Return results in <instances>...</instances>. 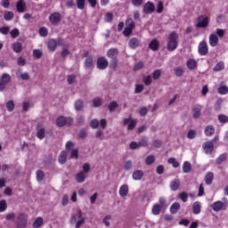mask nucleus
<instances>
[{"label": "nucleus", "mask_w": 228, "mask_h": 228, "mask_svg": "<svg viewBox=\"0 0 228 228\" xmlns=\"http://www.w3.org/2000/svg\"><path fill=\"white\" fill-rule=\"evenodd\" d=\"M151 213L152 215H155V216L159 215V213H161V206H159V204L154 205L151 209Z\"/></svg>", "instance_id": "a19ab883"}, {"label": "nucleus", "mask_w": 228, "mask_h": 228, "mask_svg": "<svg viewBox=\"0 0 228 228\" xmlns=\"http://www.w3.org/2000/svg\"><path fill=\"white\" fill-rule=\"evenodd\" d=\"M218 42H220V40L218 39V36H216V34L212 33L209 36V45L211 47H216V45H218Z\"/></svg>", "instance_id": "a211bd4d"}, {"label": "nucleus", "mask_w": 228, "mask_h": 228, "mask_svg": "<svg viewBox=\"0 0 228 228\" xmlns=\"http://www.w3.org/2000/svg\"><path fill=\"white\" fill-rule=\"evenodd\" d=\"M149 145V139L147 137H143L139 141V147H147Z\"/></svg>", "instance_id": "6e6d98bb"}, {"label": "nucleus", "mask_w": 228, "mask_h": 228, "mask_svg": "<svg viewBox=\"0 0 228 228\" xmlns=\"http://www.w3.org/2000/svg\"><path fill=\"white\" fill-rule=\"evenodd\" d=\"M149 48L151 51H158L159 49V41L158 39H152L149 44Z\"/></svg>", "instance_id": "393cba45"}, {"label": "nucleus", "mask_w": 228, "mask_h": 228, "mask_svg": "<svg viewBox=\"0 0 228 228\" xmlns=\"http://www.w3.org/2000/svg\"><path fill=\"white\" fill-rule=\"evenodd\" d=\"M80 172H84V174L86 175V174H88L90 172V164L88 163H85L82 165V171Z\"/></svg>", "instance_id": "bf43d9fd"}, {"label": "nucleus", "mask_w": 228, "mask_h": 228, "mask_svg": "<svg viewBox=\"0 0 228 228\" xmlns=\"http://www.w3.org/2000/svg\"><path fill=\"white\" fill-rule=\"evenodd\" d=\"M170 187L173 191H175V190L179 188V182L177 180L173 181L170 184Z\"/></svg>", "instance_id": "338daca9"}, {"label": "nucleus", "mask_w": 228, "mask_h": 228, "mask_svg": "<svg viewBox=\"0 0 228 228\" xmlns=\"http://www.w3.org/2000/svg\"><path fill=\"white\" fill-rule=\"evenodd\" d=\"M167 162L173 165L174 168H179V162L175 158L168 159Z\"/></svg>", "instance_id": "864d4df0"}, {"label": "nucleus", "mask_w": 228, "mask_h": 228, "mask_svg": "<svg viewBox=\"0 0 228 228\" xmlns=\"http://www.w3.org/2000/svg\"><path fill=\"white\" fill-rule=\"evenodd\" d=\"M76 144L72 142V141H68L65 144L66 151H70L69 153V159H74L75 161H77L79 159V150L75 148Z\"/></svg>", "instance_id": "f257e3e1"}, {"label": "nucleus", "mask_w": 228, "mask_h": 228, "mask_svg": "<svg viewBox=\"0 0 228 228\" xmlns=\"http://www.w3.org/2000/svg\"><path fill=\"white\" fill-rule=\"evenodd\" d=\"M90 126L92 127V129H97V127H102V129H106V126H108V121H106V119H101L99 121V119H92L90 121Z\"/></svg>", "instance_id": "1a4fd4ad"}, {"label": "nucleus", "mask_w": 228, "mask_h": 228, "mask_svg": "<svg viewBox=\"0 0 228 228\" xmlns=\"http://www.w3.org/2000/svg\"><path fill=\"white\" fill-rule=\"evenodd\" d=\"M159 77H161V69H156L153 73H152V79H159Z\"/></svg>", "instance_id": "e2e57ef3"}, {"label": "nucleus", "mask_w": 228, "mask_h": 228, "mask_svg": "<svg viewBox=\"0 0 228 228\" xmlns=\"http://www.w3.org/2000/svg\"><path fill=\"white\" fill-rule=\"evenodd\" d=\"M55 124L57 127H65V126L70 127V126L74 124V118L70 117L67 118L65 116H59L55 120Z\"/></svg>", "instance_id": "f03ea898"}, {"label": "nucleus", "mask_w": 228, "mask_h": 228, "mask_svg": "<svg viewBox=\"0 0 228 228\" xmlns=\"http://www.w3.org/2000/svg\"><path fill=\"white\" fill-rule=\"evenodd\" d=\"M18 77L21 79V81H29L31 79L29 73H28L27 71L20 72L18 75Z\"/></svg>", "instance_id": "c9c22d12"}, {"label": "nucleus", "mask_w": 228, "mask_h": 228, "mask_svg": "<svg viewBox=\"0 0 228 228\" xmlns=\"http://www.w3.org/2000/svg\"><path fill=\"white\" fill-rule=\"evenodd\" d=\"M217 92L220 94V95H227L228 86L226 85H220L217 88Z\"/></svg>", "instance_id": "f704fd0d"}, {"label": "nucleus", "mask_w": 228, "mask_h": 228, "mask_svg": "<svg viewBox=\"0 0 228 228\" xmlns=\"http://www.w3.org/2000/svg\"><path fill=\"white\" fill-rule=\"evenodd\" d=\"M49 20L52 24H58L61 20V14L53 12L49 16Z\"/></svg>", "instance_id": "dca6fc26"}, {"label": "nucleus", "mask_w": 228, "mask_h": 228, "mask_svg": "<svg viewBox=\"0 0 228 228\" xmlns=\"http://www.w3.org/2000/svg\"><path fill=\"white\" fill-rule=\"evenodd\" d=\"M108 67V60L104 57H100L97 61V68L100 69V70H104Z\"/></svg>", "instance_id": "f3484780"}, {"label": "nucleus", "mask_w": 228, "mask_h": 228, "mask_svg": "<svg viewBox=\"0 0 228 228\" xmlns=\"http://www.w3.org/2000/svg\"><path fill=\"white\" fill-rule=\"evenodd\" d=\"M209 18L208 16H200L198 19L197 28H208Z\"/></svg>", "instance_id": "f8f14e48"}, {"label": "nucleus", "mask_w": 228, "mask_h": 228, "mask_svg": "<svg viewBox=\"0 0 228 228\" xmlns=\"http://www.w3.org/2000/svg\"><path fill=\"white\" fill-rule=\"evenodd\" d=\"M177 40H179V36L177 33L172 32L169 34L168 42H167V50L175 51L177 49Z\"/></svg>", "instance_id": "7ed1b4c3"}, {"label": "nucleus", "mask_w": 228, "mask_h": 228, "mask_svg": "<svg viewBox=\"0 0 228 228\" xmlns=\"http://www.w3.org/2000/svg\"><path fill=\"white\" fill-rule=\"evenodd\" d=\"M12 50L14 53H21L22 52V43L16 42L12 45Z\"/></svg>", "instance_id": "4c0bfd02"}, {"label": "nucleus", "mask_w": 228, "mask_h": 228, "mask_svg": "<svg viewBox=\"0 0 228 228\" xmlns=\"http://www.w3.org/2000/svg\"><path fill=\"white\" fill-rule=\"evenodd\" d=\"M143 83L146 86L152 85V77H151V75L146 76L143 78Z\"/></svg>", "instance_id": "4d7b16f0"}, {"label": "nucleus", "mask_w": 228, "mask_h": 228, "mask_svg": "<svg viewBox=\"0 0 228 228\" xmlns=\"http://www.w3.org/2000/svg\"><path fill=\"white\" fill-rule=\"evenodd\" d=\"M94 108H100V106H102V98L96 97L92 100Z\"/></svg>", "instance_id": "58836bf2"}, {"label": "nucleus", "mask_w": 228, "mask_h": 228, "mask_svg": "<svg viewBox=\"0 0 228 228\" xmlns=\"http://www.w3.org/2000/svg\"><path fill=\"white\" fill-rule=\"evenodd\" d=\"M128 45L131 49H136V47L140 45V41L138 40V38L134 37L130 39Z\"/></svg>", "instance_id": "473e14b6"}, {"label": "nucleus", "mask_w": 228, "mask_h": 228, "mask_svg": "<svg viewBox=\"0 0 228 228\" xmlns=\"http://www.w3.org/2000/svg\"><path fill=\"white\" fill-rule=\"evenodd\" d=\"M85 65L87 69H90L94 65V58L92 56H87L85 61Z\"/></svg>", "instance_id": "79ce46f5"}, {"label": "nucleus", "mask_w": 228, "mask_h": 228, "mask_svg": "<svg viewBox=\"0 0 228 228\" xmlns=\"http://www.w3.org/2000/svg\"><path fill=\"white\" fill-rule=\"evenodd\" d=\"M198 49L201 56H206V54H208V43L206 41H201L199 44Z\"/></svg>", "instance_id": "4468645a"}, {"label": "nucleus", "mask_w": 228, "mask_h": 228, "mask_svg": "<svg viewBox=\"0 0 228 228\" xmlns=\"http://www.w3.org/2000/svg\"><path fill=\"white\" fill-rule=\"evenodd\" d=\"M37 181H43L44 180V176H45V175H44V173H43V171L42 170H37Z\"/></svg>", "instance_id": "774afa93"}, {"label": "nucleus", "mask_w": 228, "mask_h": 228, "mask_svg": "<svg viewBox=\"0 0 228 228\" xmlns=\"http://www.w3.org/2000/svg\"><path fill=\"white\" fill-rule=\"evenodd\" d=\"M86 3V0H77V8H78V10H85Z\"/></svg>", "instance_id": "5fc2aeb1"}, {"label": "nucleus", "mask_w": 228, "mask_h": 228, "mask_svg": "<svg viewBox=\"0 0 228 228\" xmlns=\"http://www.w3.org/2000/svg\"><path fill=\"white\" fill-rule=\"evenodd\" d=\"M33 56H35L37 60H40V58L44 56V52L41 49H35L33 50Z\"/></svg>", "instance_id": "ea45409f"}, {"label": "nucleus", "mask_w": 228, "mask_h": 228, "mask_svg": "<svg viewBox=\"0 0 228 228\" xmlns=\"http://www.w3.org/2000/svg\"><path fill=\"white\" fill-rule=\"evenodd\" d=\"M74 108L76 111H82L83 108H85V102L83 100H77L74 103Z\"/></svg>", "instance_id": "bb28decb"}, {"label": "nucleus", "mask_w": 228, "mask_h": 228, "mask_svg": "<svg viewBox=\"0 0 228 228\" xmlns=\"http://www.w3.org/2000/svg\"><path fill=\"white\" fill-rule=\"evenodd\" d=\"M58 44L56 43V40L54 39H50L48 41V49L49 51H51L52 53H54V51H56V47H57Z\"/></svg>", "instance_id": "72a5a7b5"}, {"label": "nucleus", "mask_w": 228, "mask_h": 228, "mask_svg": "<svg viewBox=\"0 0 228 228\" xmlns=\"http://www.w3.org/2000/svg\"><path fill=\"white\" fill-rule=\"evenodd\" d=\"M40 37H47L49 35V30L45 27H42L39 28Z\"/></svg>", "instance_id": "680f3d73"}, {"label": "nucleus", "mask_w": 228, "mask_h": 228, "mask_svg": "<svg viewBox=\"0 0 228 228\" xmlns=\"http://www.w3.org/2000/svg\"><path fill=\"white\" fill-rule=\"evenodd\" d=\"M192 210L195 215H199V213H200V202H195L192 205Z\"/></svg>", "instance_id": "c03bdc74"}, {"label": "nucleus", "mask_w": 228, "mask_h": 228, "mask_svg": "<svg viewBox=\"0 0 228 228\" xmlns=\"http://www.w3.org/2000/svg\"><path fill=\"white\" fill-rule=\"evenodd\" d=\"M37 137L39 140H44V138H45V129L43 127H38L37 132Z\"/></svg>", "instance_id": "e433bc0d"}, {"label": "nucleus", "mask_w": 228, "mask_h": 228, "mask_svg": "<svg viewBox=\"0 0 228 228\" xmlns=\"http://www.w3.org/2000/svg\"><path fill=\"white\" fill-rule=\"evenodd\" d=\"M6 208H8V204L6 203V200H0V213H4V211H6Z\"/></svg>", "instance_id": "49530a36"}, {"label": "nucleus", "mask_w": 228, "mask_h": 228, "mask_svg": "<svg viewBox=\"0 0 228 228\" xmlns=\"http://www.w3.org/2000/svg\"><path fill=\"white\" fill-rule=\"evenodd\" d=\"M164 10H165V6L163 4V2L159 1L157 4V13H163Z\"/></svg>", "instance_id": "603ef678"}, {"label": "nucleus", "mask_w": 228, "mask_h": 228, "mask_svg": "<svg viewBox=\"0 0 228 228\" xmlns=\"http://www.w3.org/2000/svg\"><path fill=\"white\" fill-rule=\"evenodd\" d=\"M6 110L12 113L15 110V102L13 100H9L5 104Z\"/></svg>", "instance_id": "cd10ccee"}, {"label": "nucleus", "mask_w": 228, "mask_h": 228, "mask_svg": "<svg viewBox=\"0 0 228 228\" xmlns=\"http://www.w3.org/2000/svg\"><path fill=\"white\" fill-rule=\"evenodd\" d=\"M225 69V66L224 65V62H218L216 67L214 68V70L216 72H220V70H224Z\"/></svg>", "instance_id": "052dcab7"}, {"label": "nucleus", "mask_w": 228, "mask_h": 228, "mask_svg": "<svg viewBox=\"0 0 228 228\" xmlns=\"http://www.w3.org/2000/svg\"><path fill=\"white\" fill-rule=\"evenodd\" d=\"M228 202L227 200H224V201H216L212 204V209L213 211L218 212V211H225L227 209Z\"/></svg>", "instance_id": "0eeeda50"}, {"label": "nucleus", "mask_w": 228, "mask_h": 228, "mask_svg": "<svg viewBox=\"0 0 228 228\" xmlns=\"http://www.w3.org/2000/svg\"><path fill=\"white\" fill-rule=\"evenodd\" d=\"M181 208V205L179 203H174L170 208V212L174 215L177 211H179V208Z\"/></svg>", "instance_id": "09e8293b"}, {"label": "nucleus", "mask_w": 228, "mask_h": 228, "mask_svg": "<svg viewBox=\"0 0 228 228\" xmlns=\"http://www.w3.org/2000/svg\"><path fill=\"white\" fill-rule=\"evenodd\" d=\"M142 177H143V171L142 170H135L132 175V179H134V181H142Z\"/></svg>", "instance_id": "5701e85b"}, {"label": "nucleus", "mask_w": 228, "mask_h": 228, "mask_svg": "<svg viewBox=\"0 0 228 228\" xmlns=\"http://www.w3.org/2000/svg\"><path fill=\"white\" fill-rule=\"evenodd\" d=\"M95 138H98L99 140H104V131L97 130L95 133Z\"/></svg>", "instance_id": "69168bd1"}, {"label": "nucleus", "mask_w": 228, "mask_h": 228, "mask_svg": "<svg viewBox=\"0 0 228 228\" xmlns=\"http://www.w3.org/2000/svg\"><path fill=\"white\" fill-rule=\"evenodd\" d=\"M17 12L20 13H24L26 10V2L24 0H20L16 4Z\"/></svg>", "instance_id": "412c9836"}, {"label": "nucleus", "mask_w": 228, "mask_h": 228, "mask_svg": "<svg viewBox=\"0 0 228 228\" xmlns=\"http://www.w3.org/2000/svg\"><path fill=\"white\" fill-rule=\"evenodd\" d=\"M204 133L208 137L213 136V134H215V126H213V125L207 126L205 127Z\"/></svg>", "instance_id": "b1692460"}, {"label": "nucleus", "mask_w": 228, "mask_h": 228, "mask_svg": "<svg viewBox=\"0 0 228 228\" xmlns=\"http://www.w3.org/2000/svg\"><path fill=\"white\" fill-rule=\"evenodd\" d=\"M187 67L190 70H195L197 69V61L195 59H188Z\"/></svg>", "instance_id": "7c9ffc66"}, {"label": "nucleus", "mask_w": 228, "mask_h": 228, "mask_svg": "<svg viewBox=\"0 0 228 228\" xmlns=\"http://www.w3.org/2000/svg\"><path fill=\"white\" fill-rule=\"evenodd\" d=\"M33 102L28 101V102H23L21 104L22 111L25 113L29 111V108H33Z\"/></svg>", "instance_id": "2f4dec72"}, {"label": "nucleus", "mask_w": 228, "mask_h": 228, "mask_svg": "<svg viewBox=\"0 0 228 228\" xmlns=\"http://www.w3.org/2000/svg\"><path fill=\"white\" fill-rule=\"evenodd\" d=\"M138 121L136 119H134L132 117L126 118L123 120V125L127 126L128 131H133L134 127H136V123Z\"/></svg>", "instance_id": "9d476101"}, {"label": "nucleus", "mask_w": 228, "mask_h": 228, "mask_svg": "<svg viewBox=\"0 0 228 228\" xmlns=\"http://www.w3.org/2000/svg\"><path fill=\"white\" fill-rule=\"evenodd\" d=\"M220 124H227L228 122V117L227 115H224V114H220L218 117H217Z\"/></svg>", "instance_id": "de8ad7c7"}, {"label": "nucleus", "mask_w": 228, "mask_h": 228, "mask_svg": "<svg viewBox=\"0 0 228 228\" xmlns=\"http://www.w3.org/2000/svg\"><path fill=\"white\" fill-rule=\"evenodd\" d=\"M135 23L132 20H127L126 21V27L124 30L125 37H129L131 33H133V29H134Z\"/></svg>", "instance_id": "9b49d317"}, {"label": "nucleus", "mask_w": 228, "mask_h": 228, "mask_svg": "<svg viewBox=\"0 0 228 228\" xmlns=\"http://www.w3.org/2000/svg\"><path fill=\"white\" fill-rule=\"evenodd\" d=\"M75 180L79 183H85L86 181V175L80 171L76 174Z\"/></svg>", "instance_id": "aec40b11"}, {"label": "nucleus", "mask_w": 228, "mask_h": 228, "mask_svg": "<svg viewBox=\"0 0 228 228\" xmlns=\"http://www.w3.org/2000/svg\"><path fill=\"white\" fill-rule=\"evenodd\" d=\"M175 76H177L178 77H181V76L184 74V69H183V67H178L175 69Z\"/></svg>", "instance_id": "0e129e2a"}, {"label": "nucleus", "mask_w": 228, "mask_h": 228, "mask_svg": "<svg viewBox=\"0 0 228 228\" xmlns=\"http://www.w3.org/2000/svg\"><path fill=\"white\" fill-rule=\"evenodd\" d=\"M42 225H44V218L41 216L37 217L32 224L33 228H40Z\"/></svg>", "instance_id": "a878e982"}, {"label": "nucleus", "mask_w": 228, "mask_h": 228, "mask_svg": "<svg viewBox=\"0 0 228 228\" xmlns=\"http://www.w3.org/2000/svg\"><path fill=\"white\" fill-rule=\"evenodd\" d=\"M154 161H156V158L154 157V155H150L145 159V164L149 166L152 165Z\"/></svg>", "instance_id": "8fccbe9b"}, {"label": "nucleus", "mask_w": 228, "mask_h": 228, "mask_svg": "<svg viewBox=\"0 0 228 228\" xmlns=\"http://www.w3.org/2000/svg\"><path fill=\"white\" fill-rule=\"evenodd\" d=\"M119 197L125 198L129 195V185L124 183L119 187L118 190Z\"/></svg>", "instance_id": "2eb2a0df"}, {"label": "nucleus", "mask_w": 228, "mask_h": 228, "mask_svg": "<svg viewBox=\"0 0 228 228\" xmlns=\"http://www.w3.org/2000/svg\"><path fill=\"white\" fill-rule=\"evenodd\" d=\"M118 54V51L117 49H110L107 52V55L109 58H111L112 60Z\"/></svg>", "instance_id": "a18cd8bd"}, {"label": "nucleus", "mask_w": 228, "mask_h": 228, "mask_svg": "<svg viewBox=\"0 0 228 228\" xmlns=\"http://www.w3.org/2000/svg\"><path fill=\"white\" fill-rule=\"evenodd\" d=\"M28 214L21 213L16 218L17 228L28 227Z\"/></svg>", "instance_id": "39448f33"}, {"label": "nucleus", "mask_w": 228, "mask_h": 228, "mask_svg": "<svg viewBox=\"0 0 228 228\" xmlns=\"http://www.w3.org/2000/svg\"><path fill=\"white\" fill-rule=\"evenodd\" d=\"M68 152L67 151H62L58 158V161L60 163V165H65V163H67V156H68Z\"/></svg>", "instance_id": "4be33fe9"}, {"label": "nucleus", "mask_w": 228, "mask_h": 228, "mask_svg": "<svg viewBox=\"0 0 228 228\" xmlns=\"http://www.w3.org/2000/svg\"><path fill=\"white\" fill-rule=\"evenodd\" d=\"M203 152L205 154H208V156H211L213 152L215 151V144L213 143V141H207L202 144Z\"/></svg>", "instance_id": "6e6552de"}, {"label": "nucleus", "mask_w": 228, "mask_h": 228, "mask_svg": "<svg viewBox=\"0 0 228 228\" xmlns=\"http://www.w3.org/2000/svg\"><path fill=\"white\" fill-rule=\"evenodd\" d=\"M83 213L81 210H78L75 215L72 216L70 224H76V228L81 227L85 224V217H82ZM78 220V221H77Z\"/></svg>", "instance_id": "20e7f679"}, {"label": "nucleus", "mask_w": 228, "mask_h": 228, "mask_svg": "<svg viewBox=\"0 0 228 228\" xmlns=\"http://www.w3.org/2000/svg\"><path fill=\"white\" fill-rule=\"evenodd\" d=\"M133 168V160H126L124 164V169L129 172Z\"/></svg>", "instance_id": "3c124183"}, {"label": "nucleus", "mask_w": 228, "mask_h": 228, "mask_svg": "<svg viewBox=\"0 0 228 228\" xmlns=\"http://www.w3.org/2000/svg\"><path fill=\"white\" fill-rule=\"evenodd\" d=\"M129 148L132 150V151H136V149H140V142H136L134 141L131 142L130 144H129Z\"/></svg>", "instance_id": "13d9d810"}, {"label": "nucleus", "mask_w": 228, "mask_h": 228, "mask_svg": "<svg viewBox=\"0 0 228 228\" xmlns=\"http://www.w3.org/2000/svg\"><path fill=\"white\" fill-rule=\"evenodd\" d=\"M187 138L189 140H195V138H197V132L193 129L189 130L187 133Z\"/></svg>", "instance_id": "37998d69"}, {"label": "nucleus", "mask_w": 228, "mask_h": 228, "mask_svg": "<svg viewBox=\"0 0 228 228\" xmlns=\"http://www.w3.org/2000/svg\"><path fill=\"white\" fill-rule=\"evenodd\" d=\"M183 174H190L191 172V163L185 161L182 167Z\"/></svg>", "instance_id": "c85d7f7f"}, {"label": "nucleus", "mask_w": 228, "mask_h": 228, "mask_svg": "<svg viewBox=\"0 0 228 228\" xmlns=\"http://www.w3.org/2000/svg\"><path fill=\"white\" fill-rule=\"evenodd\" d=\"M156 11V6L154 5V3L152 2H147L144 4L143 8H142V12L144 13H153V12Z\"/></svg>", "instance_id": "ddd939ff"}, {"label": "nucleus", "mask_w": 228, "mask_h": 228, "mask_svg": "<svg viewBox=\"0 0 228 228\" xmlns=\"http://www.w3.org/2000/svg\"><path fill=\"white\" fill-rule=\"evenodd\" d=\"M213 179H215V175H213L212 172H208L205 175V183L209 186V184H212Z\"/></svg>", "instance_id": "c756f323"}, {"label": "nucleus", "mask_w": 228, "mask_h": 228, "mask_svg": "<svg viewBox=\"0 0 228 228\" xmlns=\"http://www.w3.org/2000/svg\"><path fill=\"white\" fill-rule=\"evenodd\" d=\"M12 76L8 73H4L0 77V92L6 90V85L11 83Z\"/></svg>", "instance_id": "423d86ee"}, {"label": "nucleus", "mask_w": 228, "mask_h": 228, "mask_svg": "<svg viewBox=\"0 0 228 228\" xmlns=\"http://www.w3.org/2000/svg\"><path fill=\"white\" fill-rule=\"evenodd\" d=\"M201 111H202V106L195 105L192 110V117L194 118H200Z\"/></svg>", "instance_id": "6ab92c4d"}]
</instances>
